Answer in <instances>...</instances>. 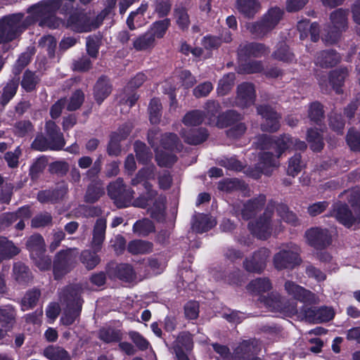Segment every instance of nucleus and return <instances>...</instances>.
Wrapping results in <instances>:
<instances>
[{"mask_svg": "<svg viewBox=\"0 0 360 360\" xmlns=\"http://www.w3.org/2000/svg\"><path fill=\"white\" fill-rule=\"evenodd\" d=\"M347 75V70H340L333 71L329 77V83L335 89L337 93H339V87L343 83L346 76Z\"/></svg>", "mask_w": 360, "mask_h": 360, "instance_id": "obj_46", "label": "nucleus"}, {"mask_svg": "<svg viewBox=\"0 0 360 360\" xmlns=\"http://www.w3.org/2000/svg\"><path fill=\"white\" fill-rule=\"evenodd\" d=\"M27 247L30 252L31 257L42 254L45 250V243L41 236H32L27 242Z\"/></svg>", "mask_w": 360, "mask_h": 360, "instance_id": "obj_34", "label": "nucleus"}, {"mask_svg": "<svg viewBox=\"0 0 360 360\" xmlns=\"http://www.w3.org/2000/svg\"><path fill=\"white\" fill-rule=\"evenodd\" d=\"M75 250L69 249L61 251L57 255L53 266V272L56 278H59L68 271V266L72 261V254Z\"/></svg>", "mask_w": 360, "mask_h": 360, "instance_id": "obj_19", "label": "nucleus"}, {"mask_svg": "<svg viewBox=\"0 0 360 360\" xmlns=\"http://www.w3.org/2000/svg\"><path fill=\"white\" fill-rule=\"evenodd\" d=\"M60 300L67 303V307L60 318V321L64 325H71L79 316L82 308V301L78 288L70 287L66 289L65 292L60 295Z\"/></svg>", "mask_w": 360, "mask_h": 360, "instance_id": "obj_7", "label": "nucleus"}, {"mask_svg": "<svg viewBox=\"0 0 360 360\" xmlns=\"http://www.w3.org/2000/svg\"><path fill=\"white\" fill-rule=\"evenodd\" d=\"M98 251L94 250V252L89 250H84L81 255V261L88 269H94L99 262L100 258L96 255Z\"/></svg>", "mask_w": 360, "mask_h": 360, "instance_id": "obj_41", "label": "nucleus"}, {"mask_svg": "<svg viewBox=\"0 0 360 360\" xmlns=\"http://www.w3.org/2000/svg\"><path fill=\"white\" fill-rule=\"evenodd\" d=\"M267 52L266 47L261 44H250L240 45L238 54L240 57L243 56H259Z\"/></svg>", "mask_w": 360, "mask_h": 360, "instance_id": "obj_33", "label": "nucleus"}, {"mask_svg": "<svg viewBox=\"0 0 360 360\" xmlns=\"http://www.w3.org/2000/svg\"><path fill=\"white\" fill-rule=\"evenodd\" d=\"M153 244L150 242L134 240L128 245V250L134 255L146 254L152 251Z\"/></svg>", "mask_w": 360, "mask_h": 360, "instance_id": "obj_36", "label": "nucleus"}, {"mask_svg": "<svg viewBox=\"0 0 360 360\" xmlns=\"http://www.w3.org/2000/svg\"><path fill=\"white\" fill-rule=\"evenodd\" d=\"M262 302L270 310L275 312H281L288 316L296 314L298 312L295 301L288 305L284 304L278 295H272L271 297L264 299Z\"/></svg>", "mask_w": 360, "mask_h": 360, "instance_id": "obj_16", "label": "nucleus"}, {"mask_svg": "<svg viewBox=\"0 0 360 360\" xmlns=\"http://www.w3.org/2000/svg\"><path fill=\"white\" fill-rule=\"evenodd\" d=\"M306 239L309 245L316 248H323L331 243V235L326 229L314 228L305 233Z\"/></svg>", "mask_w": 360, "mask_h": 360, "instance_id": "obj_13", "label": "nucleus"}, {"mask_svg": "<svg viewBox=\"0 0 360 360\" xmlns=\"http://www.w3.org/2000/svg\"><path fill=\"white\" fill-rule=\"evenodd\" d=\"M174 18L176 24L182 30L188 27L190 24L188 15L183 8L175 10Z\"/></svg>", "mask_w": 360, "mask_h": 360, "instance_id": "obj_58", "label": "nucleus"}, {"mask_svg": "<svg viewBox=\"0 0 360 360\" xmlns=\"http://www.w3.org/2000/svg\"><path fill=\"white\" fill-rule=\"evenodd\" d=\"M18 86L17 80H12L7 84L4 89V92L1 96V103L2 105L7 104L9 101L14 96Z\"/></svg>", "mask_w": 360, "mask_h": 360, "instance_id": "obj_45", "label": "nucleus"}, {"mask_svg": "<svg viewBox=\"0 0 360 360\" xmlns=\"http://www.w3.org/2000/svg\"><path fill=\"white\" fill-rule=\"evenodd\" d=\"M154 46V37L148 32L136 38L133 41V46L137 51L147 50L153 48Z\"/></svg>", "mask_w": 360, "mask_h": 360, "instance_id": "obj_37", "label": "nucleus"}, {"mask_svg": "<svg viewBox=\"0 0 360 360\" xmlns=\"http://www.w3.org/2000/svg\"><path fill=\"white\" fill-rule=\"evenodd\" d=\"M40 296V292L37 290L28 291L22 300V309L28 310L33 307Z\"/></svg>", "mask_w": 360, "mask_h": 360, "instance_id": "obj_47", "label": "nucleus"}, {"mask_svg": "<svg viewBox=\"0 0 360 360\" xmlns=\"http://www.w3.org/2000/svg\"><path fill=\"white\" fill-rule=\"evenodd\" d=\"M307 140L311 143V148L313 150L319 151L323 148L322 138L316 130L310 129L308 131Z\"/></svg>", "mask_w": 360, "mask_h": 360, "instance_id": "obj_53", "label": "nucleus"}, {"mask_svg": "<svg viewBox=\"0 0 360 360\" xmlns=\"http://www.w3.org/2000/svg\"><path fill=\"white\" fill-rule=\"evenodd\" d=\"M99 338L103 341L108 343L119 342L122 339L120 330L111 328H102L99 332Z\"/></svg>", "mask_w": 360, "mask_h": 360, "instance_id": "obj_39", "label": "nucleus"}, {"mask_svg": "<svg viewBox=\"0 0 360 360\" xmlns=\"http://www.w3.org/2000/svg\"><path fill=\"white\" fill-rule=\"evenodd\" d=\"M108 193L114 199L119 207H127L132 197L130 191H126L123 181L118 179L108 186Z\"/></svg>", "mask_w": 360, "mask_h": 360, "instance_id": "obj_12", "label": "nucleus"}, {"mask_svg": "<svg viewBox=\"0 0 360 360\" xmlns=\"http://www.w3.org/2000/svg\"><path fill=\"white\" fill-rule=\"evenodd\" d=\"M67 27L77 32H89L97 26L94 23L91 18L86 13H78L70 17Z\"/></svg>", "mask_w": 360, "mask_h": 360, "instance_id": "obj_14", "label": "nucleus"}, {"mask_svg": "<svg viewBox=\"0 0 360 360\" xmlns=\"http://www.w3.org/2000/svg\"><path fill=\"white\" fill-rule=\"evenodd\" d=\"M304 316L309 321L325 322L333 318L334 311L330 307H321L317 310L308 309L304 310Z\"/></svg>", "mask_w": 360, "mask_h": 360, "instance_id": "obj_23", "label": "nucleus"}, {"mask_svg": "<svg viewBox=\"0 0 360 360\" xmlns=\"http://www.w3.org/2000/svg\"><path fill=\"white\" fill-rule=\"evenodd\" d=\"M43 354L50 360H70V354L58 346H49L44 349Z\"/></svg>", "mask_w": 360, "mask_h": 360, "instance_id": "obj_32", "label": "nucleus"}, {"mask_svg": "<svg viewBox=\"0 0 360 360\" xmlns=\"http://www.w3.org/2000/svg\"><path fill=\"white\" fill-rule=\"evenodd\" d=\"M255 89L250 83H243L238 86L236 103L241 108H247L254 104Z\"/></svg>", "mask_w": 360, "mask_h": 360, "instance_id": "obj_17", "label": "nucleus"}, {"mask_svg": "<svg viewBox=\"0 0 360 360\" xmlns=\"http://www.w3.org/2000/svg\"><path fill=\"white\" fill-rule=\"evenodd\" d=\"M161 108V103L158 98H153L150 101L148 111L151 123L156 124L160 121Z\"/></svg>", "mask_w": 360, "mask_h": 360, "instance_id": "obj_49", "label": "nucleus"}, {"mask_svg": "<svg viewBox=\"0 0 360 360\" xmlns=\"http://www.w3.org/2000/svg\"><path fill=\"white\" fill-rule=\"evenodd\" d=\"M347 141L352 150H360V133L349 130L347 136Z\"/></svg>", "mask_w": 360, "mask_h": 360, "instance_id": "obj_62", "label": "nucleus"}, {"mask_svg": "<svg viewBox=\"0 0 360 360\" xmlns=\"http://www.w3.org/2000/svg\"><path fill=\"white\" fill-rule=\"evenodd\" d=\"M60 5V0L41 1L31 6L29 16L23 19L20 13L11 15L0 20V44L15 39L28 25L39 21L40 26L58 28L63 22L54 15Z\"/></svg>", "mask_w": 360, "mask_h": 360, "instance_id": "obj_1", "label": "nucleus"}, {"mask_svg": "<svg viewBox=\"0 0 360 360\" xmlns=\"http://www.w3.org/2000/svg\"><path fill=\"white\" fill-rule=\"evenodd\" d=\"M131 131L129 125L124 126L122 129H120L118 133H115L112 135L108 151L110 155H117L120 152V146L119 142L125 139Z\"/></svg>", "mask_w": 360, "mask_h": 360, "instance_id": "obj_25", "label": "nucleus"}, {"mask_svg": "<svg viewBox=\"0 0 360 360\" xmlns=\"http://www.w3.org/2000/svg\"><path fill=\"white\" fill-rule=\"evenodd\" d=\"M181 146L178 143L175 134H165L161 139V146L155 148L156 160L160 166L169 167L176 161V157L172 154L174 150H179Z\"/></svg>", "mask_w": 360, "mask_h": 360, "instance_id": "obj_9", "label": "nucleus"}, {"mask_svg": "<svg viewBox=\"0 0 360 360\" xmlns=\"http://www.w3.org/2000/svg\"><path fill=\"white\" fill-rule=\"evenodd\" d=\"M300 262V248L292 243L281 245L273 258L274 266L278 270L293 269Z\"/></svg>", "mask_w": 360, "mask_h": 360, "instance_id": "obj_6", "label": "nucleus"}, {"mask_svg": "<svg viewBox=\"0 0 360 360\" xmlns=\"http://www.w3.org/2000/svg\"><path fill=\"white\" fill-rule=\"evenodd\" d=\"M178 345L181 351H190L193 348V340L191 335L187 333H183L179 335L174 344V349H177Z\"/></svg>", "mask_w": 360, "mask_h": 360, "instance_id": "obj_50", "label": "nucleus"}, {"mask_svg": "<svg viewBox=\"0 0 360 360\" xmlns=\"http://www.w3.org/2000/svg\"><path fill=\"white\" fill-rule=\"evenodd\" d=\"M265 198L260 196L258 199L250 200L244 204L240 210V214L244 219H249L254 216L257 212L264 205Z\"/></svg>", "mask_w": 360, "mask_h": 360, "instance_id": "obj_28", "label": "nucleus"}, {"mask_svg": "<svg viewBox=\"0 0 360 360\" xmlns=\"http://www.w3.org/2000/svg\"><path fill=\"white\" fill-rule=\"evenodd\" d=\"M238 10L247 17H253L259 10L260 4L257 0H238Z\"/></svg>", "mask_w": 360, "mask_h": 360, "instance_id": "obj_31", "label": "nucleus"}, {"mask_svg": "<svg viewBox=\"0 0 360 360\" xmlns=\"http://www.w3.org/2000/svg\"><path fill=\"white\" fill-rule=\"evenodd\" d=\"M184 314L189 320L196 319L199 315V304L194 301L187 302L184 306Z\"/></svg>", "mask_w": 360, "mask_h": 360, "instance_id": "obj_59", "label": "nucleus"}, {"mask_svg": "<svg viewBox=\"0 0 360 360\" xmlns=\"http://www.w3.org/2000/svg\"><path fill=\"white\" fill-rule=\"evenodd\" d=\"M169 24L170 21L169 19L157 21L153 24L148 32L151 34L155 40V38H162L168 29Z\"/></svg>", "mask_w": 360, "mask_h": 360, "instance_id": "obj_38", "label": "nucleus"}, {"mask_svg": "<svg viewBox=\"0 0 360 360\" xmlns=\"http://www.w3.org/2000/svg\"><path fill=\"white\" fill-rule=\"evenodd\" d=\"M106 220L103 218H99L96 220L93 229V237L91 242V246L95 251H100L102 244L105 240L106 230Z\"/></svg>", "mask_w": 360, "mask_h": 360, "instance_id": "obj_22", "label": "nucleus"}, {"mask_svg": "<svg viewBox=\"0 0 360 360\" xmlns=\"http://www.w3.org/2000/svg\"><path fill=\"white\" fill-rule=\"evenodd\" d=\"M257 112L264 119L261 125L263 131H275L278 129L280 117L271 107L260 105L257 108Z\"/></svg>", "mask_w": 360, "mask_h": 360, "instance_id": "obj_15", "label": "nucleus"}, {"mask_svg": "<svg viewBox=\"0 0 360 360\" xmlns=\"http://www.w3.org/2000/svg\"><path fill=\"white\" fill-rule=\"evenodd\" d=\"M285 292L294 299L303 302H311L314 300V294L310 291L305 290L302 287L297 285L295 283L287 281L284 284Z\"/></svg>", "mask_w": 360, "mask_h": 360, "instance_id": "obj_21", "label": "nucleus"}, {"mask_svg": "<svg viewBox=\"0 0 360 360\" xmlns=\"http://www.w3.org/2000/svg\"><path fill=\"white\" fill-rule=\"evenodd\" d=\"M14 311L12 307H6L0 309V323L5 328V330L10 329L13 323Z\"/></svg>", "mask_w": 360, "mask_h": 360, "instance_id": "obj_44", "label": "nucleus"}, {"mask_svg": "<svg viewBox=\"0 0 360 360\" xmlns=\"http://www.w3.org/2000/svg\"><path fill=\"white\" fill-rule=\"evenodd\" d=\"M283 11L280 8H271L259 21L247 23L246 30L256 37H264L278 25L283 18Z\"/></svg>", "mask_w": 360, "mask_h": 360, "instance_id": "obj_4", "label": "nucleus"}, {"mask_svg": "<svg viewBox=\"0 0 360 360\" xmlns=\"http://www.w3.org/2000/svg\"><path fill=\"white\" fill-rule=\"evenodd\" d=\"M271 216V212L266 210L264 214V217L260 218L255 224H249V228L253 235L260 239H266L271 233V227L269 219Z\"/></svg>", "mask_w": 360, "mask_h": 360, "instance_id": "obj_18", "label": "nucleus"}, {"mask_svg": "<svg viewBox=\"0 0 360 360\" xmlns=\"http://www.w3.org/2000/svg\"><path fill=\"white\" fill-rule=\"evenodd\" d=\"M154 179V167L147 166L141 169L136 176L132 179V184L136 185L141 184L147 191H148V198H146L141 196L136 200L134 205L137 207H147L153 203V207H150L148 211L151 217L158 221H160L164 218L165 205L164 201L161 198L153 201V198L155 196V192L150 191V184L148 181Z\"/></svg>", "mask_w": 360, "mask_h": 360, "instance_id": "obj_3", "label": "nucleus"}, {"mask_svg": "<svg viewBox=\"0 0 360 360\" xmlns=\"http://www.w3.org/2000/svg\"><path fill=\"white\" fill-rule=\"evenodd\" d=\"M278 217L288 224L296 226L298 221L296 215L290 212L285 205H278L276 208Z\"/></svg>", "mask_w": 360, "mask_h": 360, "instance_id": "obj_48", "label": "nucleus"}, {"mask_svg": "<svg viewBox=\"0 0 360 360\" xmlns=\"http://www.w3.org/2000/svg\"><path fill=\"white\" fill-rule=\"evenodd\" d=\"M304 165L301 161V156L300 154H295L289 160L288 167V174L290 176H296L303 168Z\"/></svg>", "mask_w": 360, "mask_h": 360, "instance_id": "obj_55", "label": "nucleus"}, {"mask_svg": "<svg viewBox=\"0 0 360 360\" xmlns=\"http://www.w3.org/2000/svg\"><path fill=\"white\" fill-rule=\"evenodd\" d=\"M84 95L81 91H75L70 97L67 105L68 110H75L78 109L84 101Z\"/></svg>", "mask_w": 360, "mask_h": 360, "instance_id": "obj_61", "label": "nucleus"}, {"mask_svg": "<svg viewBox=\"0 0 360 360\" xmlns=\"http://www.w3.org/2000/svg\"><path fill=\"white\" fill-rule=\"evenodd\" d=\"M148 8L146 3H142L134 11L130 13L127 20V25L131 30H134L146 23L144 14Z\"/></svg>", "mask_w": 360, "mask_h": 360, "instance_id": "obj_24", "label": "nucleus"}, {"mask_svg": "<svg viewBox=\"0 0 360 360\" xmlns=\"http://www.w3.org/2000/svg\"><path fill=\"white\" fill-rule=\"evenodd\" d=\"M297 30L300 33V39H305L309 32L311 39L313 41H316L319 39V27L316 22L309 24L307 20H301L298 22Z\"/></svg>", "mask_w": 360, "mask_h": 360, "instance_id": "obj_26", "label": "nucleus"}, {"mask_svg": "<svg viewBox=\"0 0 360 360\" xmlns=\"http://www.w3.org/2000/svg\"><path fill=\"white\" fill-rule=\"evenodd\" d=\"M246 345V342H242L233 354H231L229 349L225 345L214 343L212 344V347L217 354V360H245V356H240V351Z\"/></svg>", "mask_w": 360, "mask_h": 360, "instance_id": "obj_20", "label": "nucleus"}, {"mask_svg": "<svg viewBox=\"0 0 360 360\" xmlns=\"http://www.w3.org/2000/svg\"><path fill=\"white\" fill-rule=\"evenodd\" d=\"M195 132V135L188 136H186L184 131L181 132L182 137L184 138L185 141L189 144L197 145L204 141L207 137V132L204 129H200Z\"/></svg>", "mask_w": 360, "mask_h": 360, "instance_id": "obj_54", "label": "nucleus"}, {"mask_svg": "<svg viewBox=\"0 0 360 360\" xmlns=\"http://www.w3.org/2000/svg\"><path fill=\"white\" fill-rule=\"evenodd\" d=\"M13 274L15 279L19 283H25L32 278L29 269L22 264H15L13 267Z\"/></svg>", "mask_w": 360, "mask_h": 360, "instance_id": "obj_40", "label": "nucleus"}, {"mask_svg": "<svg viewBox=\"0 0 360 360\" xmlns=\"http://www.w3.org/2000/svg\"><path fill=\"white\" fill-rule=\"evenodd\" d=\"M39 45L46 49L49 54L53 56L56 46V40L52 36H45L39 41Z\"/></svg>", "mask_w": 360, "mask_h": 360, "instance_id": "obj_64", "label": "nucleus"}, {"mask_svg": "<svg viewBox=\"0 0 360 360\" xmlns=\"http://www.w3.org/2000/svg\"><path fill=\"white\" fill-rule=\"evenodd\" d=\"M235 81V74L229 73L224 75L219 82L217 92L220 95L226 94L232 88Z\"/></svg>", "mask_w": 360, "mask_h": 360, "instance_id": "obj_42", "label": "nucleus"}, {"mask_svg": "<svg viewBox=\"0 0 360 360\" xmlns=\"http://www.w3.org/2000/svg\"><path fill=\"white\" fill-rule=\"evenodd\" d=\"M216 224V220L213 217L200 214L193 223L192 228L196 232L203 233L212 229Z\"/></svg>", "mask_w": 360, "mask_h": 360, "instance_id": "obj_30", "label": "nucleus"}, {"mask_svg": "<svg viewBox=\"0 0 360 360\" xmlns=\"http://www.w3.org/2000/svg\"><path fill=\"white\" fill-rule=\"evenodd\" d=\"M270 255L267 248H262L254 252L252 257L247 258L244 262V267L249 272L259 273L263 271L266 261Z\"/></svg>", "mask_w": 360, "mask_h": 360, "instance_id": "obj_11", "label": "nucleus"}, {"mask_svg": "<svg viewBox=\"0 0 360 360\" xmlns=\"http://www.w3.org/2000/svg\"><path fill=\"white\" fill-rule=\"evenodd\" d=\"M354 198L356 201V203L352 204L355 212H356V207L359 209V213L356 217L352 215V213L345 205H340L335 213L337 220L347 228L360 224V189L354 192Z\"/></svg>", "mask_w": 360, "mask_h": 360, "instance_id": "obj_10", "label": "nucleus"}, {"mask_svg": "<svg viewBox=\"0 0 360 360\" xmlns=\"http://www.w3.org/2000/svg\"><path fill=\"white\" fill-rule=\"evenodd\" d=\"M204 120V115L200 110H191L183 118V123L188 127L200 124Z\"/></svg>", "mask_w": 360, "mask_h": 360, "instance_id": "obj_43", "label": "nucleus"}, {"mask_svg": "<svg viewBox=\"0 0 360 360\" xmlns=\"http://www.w3.org/2000/svg\"><path fill=\"white\" fill-rule=\"evenodd\" d=\"M134 150L140 162L146 163L151 159L152 155L143 143L136 141L134 143Z\"/></svg>", "mask_w": 360, "mask_h": 360, "instance_id": "obj_52", "label": "nucleus"}, {"mask_svg": "<svg viewBox=\"0 0 360 360\" xmlns=\"http://www.w3.org/2000/svg\"><path fill=\"white\" fill-rule=\"evenodd\" d=\"M118 276L120 279L130 281L134 278V272L129 264H122L118 267Z\"/></svg>", "mask_w": 360, "mask_h": 360, "instance_id": "obj_63", "label": "nucleus"}, {"mask_svg": "<svg viewBox=\"0 0 360 360\" xmlns=\"http://www.w3.org/2000/svg\"><path fill=\"white\" fill-rule=\"evenodd\" d=\"M274 57L283 62H291L294 59V55L289 51L288 46L282 44L274 52Z\"/></svg>", "mask_w": 360, "mask_h": 360, "instance_id": "obj_57", "label": "nucleus"}, {"mask_svg": "<svg viewBox=\"0 0 360 360\" xmlns=\"http://www.w3.org/2000/svg\"><path fill=\"white\" fill-rule=\"evenodd\" d=\"M37 82V78L34 74L30 71H26L24 74L21 85L25 90L30 91L34 89Z\"/></svg>", "mask_w": 360, "mask_h": 360, "instance_id": "obj_60", "label": "nucleus"}, {"mask_svg": "<svg viewBox=\"0 0 360 360\" xmlns=\"http://www.w3.org/2000/svg\"><path fill=\"white\" fill-rule=\"evenodd\" d=\"M133 229L136 233L145 236L154 231V225L150 220L145 219L136 221Z\"/></svg>", "mask_w": 360, "mask_h": 360, "instance_id": "obj_51", "label": "nucleus"}, {"mask_svg": "<svg viewBox=\"0 0 360 360\" xmlns=\"http://www.w3.org/2000/svg\"><path fill=\"white\" fill-rule=\"evenodd\" d=\"M259 146L262 150H267L261 155L258 165V168L265 174H269L271 168L278 165V159L285 150L292 147L297 150H304L307 147L304 141L292 140L286 135L276 139L264 136L260 138Z\"/></svg>", "mask_w": 360, "mask_h": 360, "instance_id": "obj_2", "label": "nucleus"}, {"mask_svg": "<svg viewBox=\"0 0 360 360\" xmlns=\"http://www.w3.org/2000/svg\"><path fill=\"white\" fill-rule=\"evenodd\" d=\"M340 58V56L335 51H324L319 53L315 63L322 68H328L336 65Z\"/></svg>", "mask_w": 360, "mask_h": 360, "instance_id": "obj_27", "label": "nucleus"}, {"mask_svg": "<svg viewBox=\"0 0 360 360\" xmlns=\"http://www.w3.org/2000/svg\"><path fill=\"white\" fill-rule=\"evenodd\" d=\"M31 216V212L29 207H22L16 213H8L4 216V219L8 224H11L17 219L22 220L28 219Z\"/></svg>", "mask_w": 360, "mask_h": 360, "instance_id": "obj_56", "label": "nucleus"}, {"mask_svg": "<svg viewBox=\"0 0 360 360\" xmlns=\"http://www.w3.org/2000/svg\"><path fill=\"white\" fill-rule=\"evenodd\" d=\"M111 92V86L106 78H100L94 86V98L98 104H101Z\"/></svg>", "mask_w": 360, "mask_h": 360, "instance_id": "obj_29", "label": "nucleus"}, {"mask_svg": "<svg viewBox=\"0 0 360 360\" xmlns=\"http://www.w3.org/2000/svg\"><path fill=\"white\" fill-rule=\"evenodd\" d=\"M272 288L270 280L267 278H257L252 281L248 285V290L252 293L260 294L265 292Z\"/></svg>", "mask_w": 360, "mask_h": 360, "instance_id": "obj_35", "label": "nucleus"}, {"mask_svg": "<svg viewBox=\"0 0 360 360\" xmlns=\"http://www.w3.org/2000/svg\"><path fill=\"white\" fill-rule=\"evenodd\" d=\"M46 138L38 136L32 143V148L44 151L46 150H60L64 145V139L60 129L54 122L48 121L46 124Z\"/></svg>", "mask_w": 360, "mask_h": 360, "instance_id": "obj_5", "label": "nucleus"}, {"mask_svg": "<svg viewBox=\"0 0 360 360\" xmlns=\"http://www.w3.org/2000/svg\"><path fill=\"white\" fill-rule=\"evenodd\" d=\"M347 27V12L341 8L334 11L330 15V20L325 30L323 40L330 44L335 43Z\"/></svg>", "mask_w": 360, "mask_h": 360, "instance_id": "obj_8", "label": "nucleus"}]
</instances>
